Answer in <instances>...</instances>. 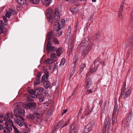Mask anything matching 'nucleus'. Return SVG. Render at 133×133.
Segmentation results:
<instances>
[{"instance_id":"49","label":"nucleus","mask_w":133,"mask_h":133,"mask_svg":"<svg viewBox=\"0 0 133 133\" xmlns=\"http://www.w3.org/2000/svg\"><path fill=\"white\" fill-rule=\"evenodd\" d=\"M122 13H119L118 14V16L119 17V19L120 21H121L122 19Z\"/></svg>"},{"instance_id":"37","label":"nucleus","mask_w":133,"mask_h":133,"mask_svg":"<svg viewBox=\"0 0 133 133\" xmlns=\"http://www.w3.org/2000/svg\"><path fill=\"white\" fill-rule=\"evenodd\" d=\"M87 89L86 91H85V94H88L90 93H91L92 92V91L93 90V89Z\"/></svg>"},{"instance_id":"29","label":"nucleus","mask_w":133,"mask_h":133,"mask_svg":"<svg viewBox=\"0 0 133 133\" xmlns=\"http://www.w3.org/2000/svg\"><path fill=\"white\" fill-rule=\"evenodd\" d=\"M65 22V20L64 19H61L59 22H58V24L61 25L60 27L61 28H63Z\"/></svg>"},{"instance_id":"50","label":"nucleus","mask_w":133,"mask_h":133,"mask_svg":"<svg viewBox=\"0 0 133 133\" xmlns=\"http://www.w3.org/2000/svg\"><path fill=\"white\" fill-rule=\"evenodd\" d=\"M131 19L132 27L133 28V11L131 13Z\"/></svg>"},{"instance_id":"13","label":"nucleus","mask_w":133,"mask_h":133,"mask_svg":"<svg viewBox=\"0 0 133 133\" xmlns=\"http://www.w3.org/2000/svg\"><path fill=\"white\" fill-rule=\"evenodd\" d=\"M31 95H29L27 94H24V99L28 101H33L34 100L32 98H34L32 97L34 95L32 94H31Z\"/></svg>"},{"instance_id":"33","label":"nucleus","mask_w":133,"mask_h":133,"mask_svg":"<svg viewBox=\"0 0 133 133\" xmlns=\"http://www.w3.org/2000/svg\"><path fill=\"white\" fill-rule=\"evenodd\" d=\"M50 56L51 58H53L54 59H53L54 60V61H55L56 59V54L55 53H52L51 55Z\"/></svg>"},{"instance_id":"1","label":"nucleus","mask_w":133,"mask_h":133,"mask_svg":"<svg viewBox=\"0 0 133 133\" xmlns=\"http://www.w3.org/2000/svg\"><path fill=\"white\" fill-rule=\"evenodd\" d=\"M24 103L22 102L17 103L15 104L16 108L14 110V112L16 116H18L23 121H24L23 116H25V110L23 109Z\"/></svg>"},{"instance_id":"7","label":"nucleus","mask_w":133,"mask_h":133,"mask_svg":"<svg viewBox=\"0 0 133 133\" xmlns=\"http://www.w3.org/2000/svg\"><path fill=\"white\" fill-rule=\"evenodd\" d=\"M133 121V114L132 112H130L127 117L126 121L125 124L127 127H128L130 124H132Z\"/></svg>"},{"instance_id":"8","label":"nucleus","mask_w":133,"mask_h":133,"mask_svg":"<svg viewBox=\"0 0 133 133\" xmlns=\"http://www.w3.org/2000/svg\"><path fill=\"white\" fill-rule=\"evenodd\" d=\"M108 124V129L110 128V125L111 123L110 122V119L109 117H107L104 121V124L103 126V133H105L106 132V131L107 129V126Z\"/></svg>"},{"instance_id":"25","label":"nucleus","mask_w":133,"mask_h":133,"mask_svg":"<svg viewBox=\"0 0 133 133\" xmlns=\"http://www.w3.org/2000/svg\"><path fill=\"white\" fill-rule=\"evenodd\" d=\"M56 52L57 55L58 56H60L63 52L62 48L61 47L58 48V49L56 50Z\"/></svg>"},{"instance_id":"35","label":"nucleus","mask_w":133,"mask_h":133,"mask_svg":"<svg viewBox=\"0 0 133 133\" xmlns=\"http://www.w3.org/2000/svg\"><path fill=\"white\" fill-rule=\"evenodd\" d=\"M9 11L11 15H15L16 13V10L13 9H10Z\"/></svg>"},{"instance_id":"45","label":"nucleus","mask_w":133,"mask_h":133,"mask_svg":"<svg viewBox=\"0 0 133 133\" xmlns=\"http://www.w3.org/2000/svg\"><path fill=\"white\" fill-rule=\"evenodd\" d=\"M58 66L57 65V64H55L54 65V67L53 68V71H55L58 68Z\"/></svg>"},{"instance_id":"14","label":"nucleus","mask_w":133,"mask_h":133,"mask_svg":"<svg viewBox=\"0 0 133 133\" xmlns=\"http://www.w3.org/2000/svg\"><path fill=\"white\" fill-rule=\"evenodd\" d=\"M60 16L59 12L57 10H55V15L54 16V19L52 21V22L53 23L54 21L58 22L59 20Z\"/></svg>"},{"instance_id":"62","label":"nucleus","mask_w":133,"mask_h":133,"mask_svg":"<svg viewBox=\"0 0 133 133\" xmlns=\"http://www.w3.org/2000/svg\"><path fill=\"white\" fill-rule=\"evenodd\" d=\"M103 102V100H101L99 101V104L101 106L102 105Z\"/></svg>"},{"instance_id":"53","label":"nucleus","mask_w":133,"mask_h":133,"mask_svg":"<svg viewBox=\"0 0 133 133\" xmlns=\"http://www.w3.org/2000/svg\"><path fill=\"white\" fill-rule=\"evenodd\" d=\"M3 19L4 22H7L8 20L5 16H3Z\"/></svg>"},{"instance_id":"24","label":"nucleus","mask_w":133,"mask_h":133,"mask_svg":"<svg viewBox=\"0 0 133 133\" xmlns=\"http://www.w3.org/2000/svg\"><path fill=\"white\" fill-rule=\"evenodd\" d=\"M70 127L71 129L70 130H71V131H72V132L74 133H76L77 130L74 124H71L70 125Z\"/></svg>"},{"instance_id":"9","label":"nucleus","mask_w":133,"mask_h":133,"mask_svg":"<svg viewBox=\"0 0 133 133\" xmlns=\"http://www.w3.org/2000/svg\"><path fill=\"white\" fill-rule=\"evenodd\" d=\"M94 122L93 121H91L88 124L84 129V133H87L90 131L93 126L94 125Z\"/></svg>"},{"instance_id":"46","label":"nucleus","mask_w":133,"mask_h":133,"mask_svg":"<svg viewBox=\"0 0 133 133\" xmlns=\"http://www.w3.org/2000/svg\"><path fill=\"white\" fill-rule=\"evenodd\" d=\"M86 65L85 64L83 63L81 65V69H82V70H83L85 68V67Z\"/></svg>"},{"instance_id":"6","label":"nucleus","mask_w":133,"mask_h":133,"mask_svg":"<svg viewBox=\"0 0 133 133\" xmlns=\"http://www.w3.org/2000/svg\"><path fill=\"white\" fill-rule=\"evenodd\" d=\"M36 103L34 102H31L27 104H24L23 107L26 109H29L34 111L36 109Z\"/></svg>"},{"instance_id":"59","label":"nucleus","mask_w":133,"mask_h":133,"mask_svg":"<svg viewBox=\"0 0 133 133\" xmlns=\"http://www.w3.org/2000/svg\"><path fill=\"white\" fill-rule=\"evenodd\" d=\"M67 109H65V110H63V113L62 115V116L64 114H65V113L66 112H67Z\"/></svg>"},{"instance_id":"22","label":"nucleus","mask_w":133,"mask_h":133,"mask_svg":"<svg viewBox=\"0 0 133 133\" xmlns=\"http://www.w3.org/2000/svg\"><path fill=\"white\" fill-rule=\"evenodd\" d=\"M54 32L53 31H51L48 32L47 35V39L48 42H50L51 39L52 38L53 35H54Z\"/></svg>"},{"instance_id":"3","label":"nucleus","mask_w":133,"mask_h":133,"mask_svg":"<svg viewBox=\"0 0 133 133\" xmlns=\"http://www.w3.org/2000/svg\"><path fill=\"white\" fill-rule=\"evenodd\" d=\"M126 82H124L123 84V86L121 89V91L120 96L119 97V99L122 98V95L124 94V98H126L128 97L131 93V90L130 87H128L125 89Z\"/></svg>"},{"instance_id":"34","label":"nucleus","mask_w":133,"mask_h":133,"mask_svg":"<svg viewBox=\"0 0 133 133\" xmlns=\"http://www.w3.org/2000/svg\"><path fill=\"white\" fill-rule=\"evenodd\" d=\"M6 115H7V117H6V118H9L10 119V118H13V114L12 113H8ZM5 118V117L4 118V119Z\"/></svg>"},{"instance_id":"63","label":"nucleus","mask_w":133,"mask_h":133,"mask_svg":"<svg viewBox=\"0 0 133 133\" xmlns=\"http://www.w3.org/2000/svg\"><path fill=\"white\" fill-rule=\"evenodd\" d=\"M82 111V108H81L80 109V110L79 111L78 114V115H79L80 114H81V112Z\"/></svg>"},{"instance_id":"19","label":"nucleus","mask_w":133,"mask_h":133,"mask_svg":"<svg viewBox=\"0 0 133 133\" xmlns=\"http://www.w3.org/2000/svg\"><path fill=\"white\" fill-rule=\"evenodd\" d=\"M119 111L118 108H115V107L114 108V110L113 111L112 114V117H115L116 116H117L118 113H119Z\"/></svg>"},{"instance_id":"41","label":"nucleus","mask_w":133,"mask_h":133,"mask_svg":"<svg viewBox=\"0 0 133 133\" xmlns=\"http://www.w3.org/2000/svg\"><path fill=\"white\" fill-rule=\"evenodd\" d=\"M65 59L64 58H62L61 61L60 66H61V65H63L65 62Z\"/></svg>"},{"instance_id":"2","label":"nucleus","mask_w":133,"mask_h":133,"mask_svg":"<svg viewBox=\"0 0 133 133\" xmlns=\"http://www.w3.org/2000/svg\"><path fill=\"white\" fill-rule=\"evenodd\" d=\"M5 122L4 123L6 125L4 128V133H10V132L12 130V125L14 123L11 119H10L7 118H5L4 119Z\"/></svg>"},{"instance_id":"61","label":"nucleus","mask_w":133,"mask_h":133,"mask_svg":"<svg viewBox=\"0 0 133 133\" xmlns=\"http://www.w3.org/2000/svg\"><path fill=\"white\" fill-rule=\"evenodd\" d=\"M34 115H35V116H38V115H39V114L38 113H37L36 112H34Z\"/></svg>"},{"instance_id":"18","label":"nucleus","mask_w":133,"mask_h":133,"mask_svg":"<svg viewBox=\"0 0 133 133\" xmlns=\"http://www.w3.org/2000/svg\"><path fill=\"white\" fill-rule=\"evenodd\" d=\"M41 75L40 74H38L36 78V80L35 81L34 85H35L39 84L40 83V78Z\"/></svg>"},{"instance_id":"27","label":"nucleus","mask_w":133,"mask_h":133,"mask_svg":"<svg viewBox=\"0 0 133 133\" xmlns=\"http://www.w3.org/2000/svg\"><path fill=\"white\" fill-rule=\"evenodd\" d=\"M45 97L44 95L41 94L38 96V99L40 102H41L44 101Z\"/></svg>"},{"instance_id":"4","label":"nucleus","mask_w":133,"mask_h":133,"mask_svg":"<svg viewBox=\"0 0 133 133\" xmlns=\"http://www.w3.org/2000/svg\"><path fill=\"white\" fill-rule=\"evenodd\" d=\"M94 45L92 43H90L86 46L82 45L80 48L79 50L81 53H83L84 55L88 54L89 52L94 48Z\"/></svg>"},{"instance_id":"36","label":"nucleus","mask_w":133,"mask_h":133,"mask_svg":"<svg viewBox=\"0 0 133 133\" xmlns=\"http://www.w3.org/2000/svg\"><path fill=\"white\" fill-rule=\"evenodd\" d=\"M132 41V43L131 44H133V33L132 34L128 39L127 41Z\"/></svg>"},{"instance_id":"28","label":"nucleus","mask_w":133,"mask_h":133,"mask_svg":"<svg viewBox=\"0 0 133 133\" xmlns=\"http://www.w3.org/2000/svg\"><path fill=\"white\" fill-rule=\"evenodd\" d=\"M124 4V3L123 1L121 3L119 9V11L118 12L119 13H122V10L123 9Z\"/></svg>"},{"instance_id":"54","label":"nucleus","mask_w":133,"mask_h":133,"mask_svg":"<svg viewBox=\"0 0 133 133\" xmlns=\"http://www.w3.org/2000/svg\"><path fill=\"white\" fill-rule=\"evenodd\" d=\"M44 94L45 96L48 97L49 95L48 94V92H47L46 91H44Z\"/></svg>"},{"instance_id":"51","label":"nucleus","mask_w":133,"mask_h":133,"mask_svg":"<svg viewBox=\"0 0 133 133\" xmlns=\"http://www.w3.org/2000/svg\"><path fill=\"white\" fill-rule=\"evenodd\" d=\"M112 121L113 122V124L114 123H115L117 122V120L116 119H115V117L114 118V117H112Z\"/></svg>"},{"instance_id":"42","label":"nucleus","mask_w":133,"mask_h":133,"mask_svg":"<svg viewBox=\"0 0 133 133\" xmlns=\"http://www.w3.org/2000/svg\"><path fill=\"white\" fill-rule=\"evenodd\" d=\"M78 59V56L77 55L74 58V61H75L74 62V64L75 66L76 62H77Z\"/></svg>"},{"instance_id":"5","label":"nucleus","mask_w":133,"mask_h":133,"mask_svg":"<svg viewBox=\"0 0 133 133\" xmlns=\"http://www.w3.org/2000/svg\"><path fill=\"white\" fill-rule=\"evenodd\" d=\"M44 90V89L43 88L38 87L36 88L35 90H30L28 91L29 93L32 94L34 95L32 96L34 98H37L39 95H41V93Z\"/></svg>"},{"instance_id":"39","label":"nucleus","mask_w":133,"mask_h":133,"mask_svg":"<svg viewBox=\"0 0 133 133\" xmlns=\"http://www.w3.org/2000/svg\"><path fill=\"white\" fill-rule=\"evenodd\" d=\"M11 14L9 11H7L5 14V16L6 17L9 18L11 15Z\"/></svg>"},{"instance_id":"48","label":"nucleus","mask_w":133,"mask_h":133,"mask_svg":"<svg viewBox=\"0 0 133 133\" xmlns=\"http://www.w3.org/2000/svg\"><path fill=\"white\" fill-rule=\"evenodd\" d=\"M76 69V67L75 66L73 68V69L70 70V72L72 73V74H74L75 71Z\"/></svg>"},{"instance_id":"16","label":"nucleus","mask_w":133,"mask_h":133,"mask_svg":"<svg viewBox=\"0 0 133 133\" xmlns=\"http://www.w3.org/2000/svg\"><path fill=\"white\" fill-rule=\"evenodd\" d=\"M14 122L16 124L19 125L21 127L23 126L24 122L21 121L19 119L16 117L14 118Z\"/></svg>"},{"instance_id":"44","label":"nucleus","mask_w":133,"mask_h":133,"mask_svg":"<svg viewBox=\"0 0 133 133\" xmlns=\"http://www.w3.org/2000/svg\"><path fill=\"white\" fill-rule=\"evenodd\" d=\"M35 115L33 114H30L29 115V118L32 120H33L35 118Z\"/></svg>"},{"instance_id":"43","label":"nucleus","mask_w":133,"mask_h":133,"mask_svg":"<svg viewBox=\"0 0 133 133\" xmlns=\"http://www.w3.org/2000/svg\"><path fill=\"white\" fill-rule=\"evenodd\" d=\"M132 41H127V44H128V45L129 46H133V44H132Z\"/></svg>"},{"instance_id":"58","label":"nucleus","mask_w":133,"mask_h":133,"mask_svg":"<svg viewBox=\"0 0 133 133\" xmlns=\"http://www.w3.org/2000/svg\"><path fill=\"white\" fill-rule=\"evenodd\" d=\"M3 24H1L0 22V29H2L4 26Z\"/></svg>"},{"instance_id":"30","label":"nucleus","mask_w":133,"mask_h":133,"mask_svg":"<svg viewBox=\"0 0 133 133\" xmlns=\"http://www.w3.org/2000/svg\"><path fill=\"white\" fill-rule=\"evenodd\" d=\"M31 3L34 4H38L41 0H29Z\"/></svg>"},{"instance_id":"15","label":"nucleus","mask_w":133,"mask_h":133,"mask_svg":"<svg viewBox=\"0 0 133 133\" xmlns=\"http://www.w3.org/2000/svg\"><path fill=\"white\" fill-rule=\"evenodd\" d=\"M53 22L55 23L53 27L54 30L56 31H58L62 28L60 27L61 25L58 24V22L54 21V22Z\"/></svg>"},{"instance_id":"12","label":"nucleus","mask_w":133,"mask_h":133,"mask_svg":"<svg viewBox=\"0 0 133 133\" xmlns=\"http://www.w3.org/2000/svg\"><path fill=\"white\" fill-rule=\"evenodd\" d=\"M53 11L50 8L48 9L46 11L45 14L47 18L49 19L52 18L53 15Z\"/></svg>"},{"instance_id":"32","label":"nucleus","mask_w":133,"mask_h":133,"mask_svg":"<svg viewBox=\"0 0 133 133\" xmlns=\"http://www.w3.org/2000/svg\"><path fill=\"white\" fill-rule=\"evenodd\" d=\"M52 41L56 44H59V42L58 39L56 38H53Z\"/></svg>"},{"instance_id":"52","label":"nucleus","mask_w":133,"mask_h":133,"mask_svg":"<svg viewBox=\"0 0 133 133\" xmlns=\"http://www.w3.org/2000/svg\"><path fill=\"white\" fill-rule=\"evenodd\" d=\"M69 122H66L65 124L63 125L61 127V128H62L63 127H64L66 126L67 124L69 123Z\"/></svg>"},{"instance_id":"11","label":"nucleus","mask_w":133,"mask_h":133,"mask_svg":"<svg viewBox=\"0 0 133 133\" xmlns=\"http://www.w3.org/2000/svg\"><path fill=\"white\" fill-rule=\"evenodd\" d=\"M99 59H97L94 62V65L95 67L92 68L90 70V72L91 73H93L96 71L97 70L98 68V67L99 64Z\"/></svg>"},{"instance_id":"60","label":"nucleus","mask_w":133,"mask_h":133,"mask_svg":"<svg viewBox=\"0 0 133 133\" xmlns=\"http://www.w3.org/2000/svg\"><path fill=\"white\" fill-rule=\"evenodd\" d=\"M107 104V103L106 102H104L103 104H104L103 107H104V109H105V107L106 106Z\"/></svg>"},{"instance_id":"64","label":"nucleus","mask_w":133,"mask_h":133,"mask_svg":"<svg viewBox=\"0 0 133 133\" xmlns=\"http://www.w3.org/2000/svg\"><path fill=\"white\" fill-rule=\"evenodd\" d=\"M23 125H24L25 127L26 128H27L28 127V125L25 122H24V123L23 124Z\"/></svg>"},{"instance_id":"31","label":"nucleus","mask_w":133,"mask_h":133,"mask_svg":"<svg viewBox=\"0 0 133 133\" xmlns=\"http://www.w3.org/2000/svg\"><path fill=\"white\" fill-rule=\"evenodd\" d=\"M17 2L19 4L23 5L26 3V0H17Z\"/></svg>"},{"instance_id":"26","label":"nucleus","mask_w":133,"mask_h":133,"mask_svg":"<svg viewBox=\"0 0 133 133\" xmlns=\"http://www.w3.org/2000/svg\"><path fill=\"white\" fill-rule=\"evenodd\" d=\"M44 87L46 89H48L50 86V84L49 83L48 80H46L44 83Z\"/></svg>"},{"instance_id":"40","label":"nucleus","mask_w":133,"mask_h":133,"mask_svg":"<svg viewBox=\"0 0 133 133\" xmlns=\"http://www.w3.org/2000/svg\"><path fill=\"white\" fill-rule=\"evenodd\" d=\"M53 60H54L53 59H52V58L50 59H47L46 61V63H48L49 64H51L53 62H54V61H53Z\"/></svg>"},{"instance_id":"21","label":"nucleus","mask_w":133,"mask_h":133,"mask_svg":"<svg viewBox=\"0 0 133 133\" xmlns=\"http://www.w3.org/2000/svg\"><path fill=\"white\" fill-rule=\"evenodd\" d=\"M41 2L43 5L48 6L51 3V0H42Z\"/></svg>"},{"instance_id":"56","label":"nucleus","mask_w":133,"mask_h":133,"mask_svg":"<svg viewBox=\"0 0 133 133\" xmlns=\"http://www.w3.org/2000/svg\"><path fill=\"white\" fill-rule=\"evenodd\" d=\"M88 110L89 111V112H88V114H90V113L91 111L92 110V107H90L89 108Z\"/></svg>"},{"instance_id":"20","label":"nucleus","mask_w":133,"mask_h":133,"mask_svg":"<svg viewBox=\"0 0 133 133\" xmlns=\"http://www.w3.org/2000/svg\"><path fill=\"white\" fill-rule=\"evenodd\" d=\"M100 33L99 32H98L94 37L93 39L94 41L95 42H97L100 41Z\"/></svg>"},{"instance_id":"57","label":"nucleus","mask_w":133,"mask_h":133,"mask_svg":"<svg viewBox=\"0 0 133 133\" xmlns=\"http://www.w3.org/2000/svg\"><path fill=\"white\" fill-rule=\"evenodd\" d=\"M131 52V50H128V52L127 53V55L128 56L129 55Z\"/></svg>"},{"instance_id":"38","label":"nucleus","mask_w":133,"mask_h":133,"mask_svg":"<svg viewBox=\"0 0 133 133\" xmlns=\"http://www.w3.org/2000/svg\"><path fill=\"white\" fill-rule=\"evenodd\" d=\"M12 127L13 128L15 133H19V130L15 126L13 125Z\"/></svg>"},{"instance_id":"17","label":"nucleus","mask_w":133,"mask_h":133,"mask_svg":"<svg viewBox=\"0 0 133 133\" xmlns=\"http://www.w3.org/2000/svg\"><path fill=\"white\" fill-rule=\"evenodd\" d=\"M91 80L90 79H87L85 83V85L86 88L87 89H89L91 88Z\"/></svg>"},{"instance_id":"23","label":"nucleus","mask_w":133,"mask_h":133,"mask_svg":"<svg viewBox=\"0 0 133 133\" xmlns=\"http://www.w3.org/2000/svg\"><path fill=\"white\" fill-rule=\"evenodd\" d=\"M49 75L48 72L47 71H46L45 73V75H43L42 77L41 81L43 82L44 81L45 78L46 79H48Z\"/></svg>"},{"instance_id":"47","label":"nucleus","mask_w":133,"mask_h":133,"mask_svg":"<svg viewBox=\"0 0 133 133\" xmlns=\"http://www.w3.org/2000/svg\"><path fill=\"white\" fill-rule=\"evenodd\" d=\"M62 32H63L62 31H60L59 33L56 34V36L57 37L61 36L62 35Z\"/></svg>"},{"instance_id":"55","label":"nucleus","mask_w":133,"mask_h":133,"mask_svg":"<svg viewBox=\"0 0 133 133\" xmlns=\"http://www.w3.org/2000/svg\"><path fill=\"white\" fill-rule=\"evenodd\" d=\"M71 28L70 26H69L67 32L69 33H70L71 31Z\"/></svg>"},{"instance_id":"10","label":"nucleus","mask_w":133,"mask_h":133,"mask_svg":"<svg viewBox=\"0 0 133 133\" xmlns=\"http://www.w3.org/2000/svg\"><path fill=\"white\" fill-rule=\"evenodd\" d=\"M56 49V48L52 45L51 42H48L46 47V50L47 53H49L50 51H55Z\"/></svg>"}]
</instances>
